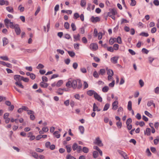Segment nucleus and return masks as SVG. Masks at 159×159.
<instances>
[{
  "label": "nucleus",
  "mask_w": 159,
  "mask_h": 159,
  "mask_svg": "<svg viewBox=\"0 0 159 159\" xmlns=\"http://www.w3.org/2000/svg\"><path fill=\"white\" fill-rule=\"evenodd\" d=\"M78 145L76 143H74L73 144L72 147V148L73 150L74 151H75L76 149L77 150V148L78 147Z\"/></svg>",
  "instance_id": "37998d69"
},
{
  "label": "nucleus",
  "mask_w": 159,
  "mask_h": 159,
  "mask_svg": "<svg viewBox=\"0 0 159 159\" xmlns=\"http://www.w3.org/2000/svg\"><path fill=\"white\" fill-rule=\"evenodd\" d=\"M78 81V79H77L73 80L71 82V86L73 89H75L77 87Z\"/></svg>",
  "instance_id": "1a4fd4ad"
},
{
  "label": "nucleus",
  "mask_w": 159,
  "mask_h": 159,
  "mask_svg": "<svg viewBox=\"0 0 159 159\" xmlns=\"http://www.w3.org/2000/svg\"><path fill=\"white\" fill-rule=\"evenodd\" d=\"M4 22L6 26L8 28L10 27L12 29H14L16 26V24H13V22H11L8 19H5Z\"/></svg>",
  "instance_id": "f257e3e1"
},
{
  "label": "nucleus",
  "mask_w": 159,
  "mask_h": 159,
  "mask_svg": "<svg viewBox=\"0 0 159 159\" xmlns=\"http://www.w3.org/2000/svg\"><path fill=\"white\" fill-rule=\"evenodd\" d=\"M139 83L141 87H142L144 86V83L142 80H140Z\"/></svg>",
  "instance_id": "0e129e2a"
},
{
  "label": "nucleus",
  "mask_w": 159,
  "mask_h": 159,
  "mask_svg": "<svg viewBox=\"0 0 159 159\" xmlns=\"http://www.w3.org/2000/svg\"><path fill=\"white\" fill-rule=\"evenodd\" d=\"M127 108L129 111L132 110V102L131 101H129L128 102Z\"/></svg>",
  "instance_id": "aec40b11"
},
{
  "label": "nucleus",
  "mask_w": 159,
  "mask_h": 159,
  "mask_svg": "<svg viewBox=\"0 0 159 159\" xmlns=\"http://www.w3.org/2000/svg\"><path fill=\"white\" fill-rule=\"evenodd\" d=\"M117 152L120 155L123 157L124 159H128V158L127 155L125 152L120 150H118Z\"/></svg>",
  "instance_id": "7ed1b4c3"
},
{
  "label": "nucleus",
  "mask_w": 159,
  "mask_h": 159,
  "mask_svg": "<svg viewBox=\"0 0 159 159\" xmlns=\"http://www.w3.org/2000/svg\"><path fill=\"white\" fill-rule=\"evenodd\" d=\"M3 46H4L7 45L9 43L8 39L6 37L2 38Z\"/></svg>",
  "instance_id": "9b49d317"
},
{
  "label": "nucleus",
  "mask_w": 159,
  "mask_h": 159,
  "mask_svg": "<svg viewBox=\"0 0 159 159\" xmlns=\"http://www.w3.org/2000/svg\"><path fill=\"white\" fill-rule=\"evenodd\" d=\"M40 10V7L39 6L38 7L37 10H36V11H35V13H34L35 16H36L37 15V14L39 12Z\"/></svg>",
  "instance_id": "052dcab7"
},
{
  "label": "nucleus",
  "mask_w": 159,
  "mask_h": 159,
  "mask_svg": "<svg viewBox=\"0 0 159 159\" xmlns=\"http://www.w3.org/2000/svg\"><path fill=\"white\" fill-rule=\"evenodd\" d=\"M9 2L7 0H0V5H4L6 6H8L9 5Z\"/></svg>",
  "instance_id": "ddd939ff"
},
{
  "label": "nucleus",
  "mask_w": 159,
  "mask_h": 159,
  "mask_svg": "<svg viewBox=\"0 0 159 159\" xmlns=\"http://www.w3.org/2000/svg\"><path fill=\"white\" fill-rule=\"evenodd\" d=\"M154 92L156 94H159V87H157L155 89Z\"/></svg>",
  "instance_id": "774afa93"
},
{
  "label": "nucleus",
  "mask_w": 159,
  "mask_h": 159,
  "mask_svg": "<svg viewBox=\"0 0 159 159\" xmlns=\"http://www.w3.org/2000/svg\"><path fill=\"white\" fill-rule=\"evenodd\" d=\"M32 156L34 158L38 159L39 158V156L36 152H32Z\"/></svg>",
  "instance_id": "c9c22d12"
},
{
  "label": "nucleus",
  "mask_w": 159,
  "mask_h": 159,
  "mask_svg": "<svg viewBox=\"0 0 159 159\" xmlns=\"http://www.w3.org/2000/svg\"><path fill=\"white\" fill-rule=\"evenodd\" d=\"M153 3L156 6H157L159 5V1L158 0H154Z\"/></svg>",
  "instance_id": "09e8293b"
},
{
  "label": "nucleus",
  "mask_w": 159,
  "mask_h": 159,
  "mask_svg": "<svg viewBox=\"0 0 159 159\" xmlns=\"http://www.w3.org/2000/svg\"><path fill=\"white\" fill-rule=\"evenodd\" d=\"M66 86L68 88H71L72 87L71 82L70 81H68L66 84Z\"/></svg>",
  "instance_id": "603ef678"
},
{
  "label": "nucleus",
  "mask_w": 159,
  "mask_h": 159,
  "mask_svg": "<svg viewBox=\"0 0 159 159\" xmlns=\"http://www.w3.org/2000/svg\"><path fill=\"white\" fill-rule=\"evenodd\" d=\"M94 143L97 145L99 147H102L103 146V144L102 143V141L100 140V138L98 137H97L95 140V141L94 142Z\"/></svg>",
  "instance_id": "f03ea898"
},
{
  "label": "nucleus",
  "mask_w": 159,
  "mask_h": 159,
  "mask_svg": "<svg viewBox=\"0 0 159 159\" xmlns=\"http://www.w3.org/2000/svg\"><path fill=\"white\" fill-rule=\"evenodd\" d=\"M90 20L92 22L94 23L99 21L100 18L98 17H95L94 16H92L90 18Z\"/></svg>",
  "instance_id": "20e7f679"
},
{
  "label": "nucleus",
  "mask_w": 159,
  "mask_h": 159,
  "mask_svg": "<svg viewBox=\"0 0 159 159\" xmlns=\"http://www.w3.org/2000/svg\"><path fill=\"white\" fill-rule=\"evenodd\" d=\"M80 71H81L84 73H85L87 72V70L84 67H82L80 68Z\"/></svg>",
  "instance_id": "5fc2aeb1"
},
{
  "label": "nucleus",
  "mask_w": 159,
  "mask_h": 159,
  "mask_svg": "<svg viewBox=\"0 0 159 159\" xmlns=\"http://www.w3.org/2000/svg\"><path fill=\"white\" fill-rule=\"evenodd\" d=\"M119 45L117 44H115L113 45V48L114 50H117L119 49Z\"/></svg>",
  "instance_id": "a18cd8bd"
},
{
  "label": "nucleus",
  "mask_w": 159,
  "mask_h": 159,
  "mask_svg": "<svg viewBox=\"0 0 159 159\" xmlns=\"http://www.w3.org/2000/svg\"><path fill=\"white\" fill-rule=\"evenodd\" d=\"M69 24L68 22H65L64 23V27L65 29H68L69 28Z\"/></svg>",
  "instance_id": "8fccbe9b"
},
{
  "label": "nucleus",
  "mask_w": 159,
  "mask_h": 159,
  "mask_svg": "<svg viewBox=\"0 0 159 159\" xmlns=\"http://www.w3.org/2000/svg\"><path fill=\"white\" fill-rule=\"evenodd\" d=\"M66 149L68 153H69L71 152V148L70 146L69 145H66Z\"/></svg>",
  "instance_id": "58836bf2"
},
{
  "label": "nucleus",
  "mask_w": 159,
  "mask_h": 159,
  "mask_svg": "<svg viewBox=\"0 0 159 159\" xmlns=\"http://www.w3.org/2000/svg\"><path fill=\"white\" fill-rule=\"evenodd\" d=\"M80 35L78 34L77 35H75L74 36V38L76 40H79Z\"/></svg>",
  "instance_id": "49530a36"
},
{
  "label": "nucleus",
  "mask_w": 159,
  "mask_h": 159,
  "mask_svg": "<svg viewBox=\"0 0 159 159\" xmlns=\"http://www.w3.org/2000/svg\"><path fill=\"white\" fill-rule=\"evenodd\" d=\"M74 47L75 49H79V44L78 43H75L74 45Z\"/></svg>",
  "instance_id": "69168bd1"
},
{
  "label": "nucleus",
  "mask_w": 159,
  "mask_h": 159,
  "mask_svg": "<svg viewBox=\"0 0 159 159\" xmlns=\"http://www.w3.org/2000/svg\"><path fill=\"white\" fill-rule=\"evenodd\" d=\"M78 83L77 84V88L78 89H80L81 88L82 86V84L81 83V80L79 79H78Z\"/></svg>",
  "instance_id": "412c9836"
},
{
  "label": "nucleus",
  "mask_w": 159,
  "mask_h": 159,
  "mask_svg": "<svg viewBox=\"0 0 159 159\" xmlns=\"http://www.w3.org/2000/svg\"><path fill=\"white\" fill-rule=\"evenodd\" d=\"M79 129L81 134H83L84 133V127L83 126H80L79 127Z\"/></svg>",
  "instance_id": "4be33fe9"
},
{
  "label": "nucleus",
  "mask_w": 159,
  "mask_h": 159,
  "mask_svg": "<svg viewBox=\"0 0 159 159\" xmlns=\"http://www.w3.org/2000/svg\"><path fill=\"white\" fill-rule=\"evenodd\" d=\"M83 151L85 153H87L89 151V149L88 148L86 147H83Z\"/></svg>",
  "instance_id": "4c0bfd02"
},
{
  "label": "nucleus",
  "mask_w": 159,
  "mask_h": 159,
  "mask_svg": "<svg viewBox=\"0 0 159 159\" xmlns=\"http://www.w3.org/2000/svg\"><path fill=\"white\" fill-rule=\"evenodd\" d=\"M96 93V92H95L94 90H88L87 92V94L90 96H92L93 95L94 96Z\"/></svg>",
  "instance_id": "f8f14e48"
},
{
  "label": "nucleus",
  "mask_w": 159,
  "mask_h": 159,
  "mask_svg": "<svg viewBox=\"0 0 159 159\" xmlns=\"http://www.w3.org/2000/svg\"><path fill=\"white\" fill-rule=\"evenodd\" d=\"M57 138H59L60 137V135L58 134V132L57 131H55L53 134Z\"/></svg>",
  "instance_id": "7c9ffc66"
},
{
  "label": "nucleus",
  "mask_w": 159,
  "mask_h": 159,
  "mask_svg": "<svg viewBox=\"0 0 159 159\" xmlns=\"http://www.w3.org/2000/svg\"><path fill=\"white\" fill-rule=\"evenodd\" d=\"M94 97L95 99L100 102H102V98L97 93L95 94Z\"/></svg>",
  "instance_id": "6e6552de"
},
{
  "label": "nucleus",
  "mask_w": 159,
  "mask_h": 159,
  "mask_svg": "<svg viewBox=\"0 0 159 159\" xmlns=\"http://www.w3.org/2000/svg\"><path fill=\"white\" fill-rule=\"evenodd\" d=\"M80 17L79 14L77 13H75L74 15V19H76Z\"/></svg>",
  "instance_id": "4d7b16f0"
},
{
  "label": "nucleus",
  "mask_w": 159,
  "mask_h": 159,
  "mask_svg": "<svg viewBox=\"0 0 159 159\" xmlns=\"http://www.w3.org/2000/svg\"><path fill=\"white\" fill-rule=\"evenodd\" d=\"M93 76L97 78H98L99 77L98 74L96 71H95L93 74Z\"/></svg>",
  "instance_id": "6e6d98bb"
},
{
  "label": "nucleus",
  "mask_w": 159,
  "mask_h": 159,
  "mask_svg": "<svg viewBox=\"0 0 159 159\" xmlns=\"http://www.w3.org/2000/svg\"><path fill=\"white\" fill-rule=\"evenodd\" d=\"M101 111V109L98 108L95 103H94L93 104V111Z\"/></svg>",
  "instance_id": "dca6fc26"
},
{
  "label": "nucleus",
  "mask_w": 159,
  "mask_h": 159,
  "mask_svg": "<svg viewBox=\"0 0 159 159\" xmlns=\"http://www.w3.org/2000/svg\"><path fill=\"white\" fill-rule=\"evenodd\" d=\"M63 84V81L62 80H59L57 84H56V86L57 87H60Z\"/></svg>",
  "instance_id": "473e14b6"
},
{
  "label": "nucleus",
  "mask_w": 159,
  "mask_h": 159,
  "mask_svg": "<svg viewBox=\"0 0 159 159\" xmlns=\"http://www.w3.org/2000/svg\"><path fill=\"white\" fill-rule=\"evenodd\" d=\"M116 125L119 128H120L121 127L122 124L121 122L120 121H119L116 123Z\"/></svg>",
  "instance_id": "bf43d9fd"
},
{
  "label": "nucleus",
  "mask_w": 159,
  "mask_h": 159,
  "mask_svg": "<svg viewBox=\"0 0 159 159\" xmlns=\"http://www.w3.org/2000/svg\"><path fill=\"white\" fill-rule=\"evenodd\" d=\"M14 79L16 82H20L22 80V79L23 78V77L19 75H15L14 76Z\"/></svg>",
  "instance_id": "39448f33"
},
{
  "label": "nucleus",
  "mask_w": 159,
  "mask_h": 159,
  "mask_svg": "<svg viewBox=\"0 0 159 159\" xmlns=\"http://www.w3.org/2000/svg\"><path fill=\"white\" fill-rule=\"evenodd\" d=\"M63 90L64 89H58L57 92V93L59 95H62V94H63Z\"/></svg>",
  "instance_id": "5701e85b"
},
{
  "label": "nucleus",
  "mask_w": 159,
  "mask_h": 159,
  "mask_svg": "<svg viewBox=\"0 0 159 159\" xmlns=\"http://www.w3.org/2000/svg\"><path fill=\"white\" fill-rule=\"evenodd\" d=\"M0 58L2 60L4 61H8L9 60V59L7 56H1L0 57Z\"/></svg>",
  "instance_id": "c03bdc74"
},
{
  "label": "nucleus",
  "mask_w": 159,
  "mask_h": 159,
  "mask_svg": "<svg viewBox=\"0 0 159 159\" xmlns=\"http://www.w3.org/2000/svg\"><path fill=\"white\" fill-rule=\"evenodd\" d=\"M71 26L72 30L73 31H75L76 30V28L75 24L74 23H72Z\"/></svg>",
  "instance_id": "e433bc0d"
},
{
  "label": "nucleus",
  "mask_w": 159,
  "mask_h": 159,
  "mask_svg": "<svg viewBox=\"0 0 159 159\" xmlns=\"http://www.w3.org/2000/svg\"><path fill=\"white\" fill-rule=\"evenodd\" d=\"M57 51L59 53H60L61 55H63L64 53V52L63 50H61L60 49H57Z\"/></svg>",
  "instance_id": "338daca9"
},
{
  "label": "nucleus",
  "mask_w": 159,
  "mask_h": 159,
  "mask_svg": "<svg viewBox=\"0 0 159 159\" xmlns=\"http://www.w3.org/2000/svg\"><path fill=\"white\" fill-rule=\"evenodd\" d=\"M44 67V66L41 64H39L37 66L36 68L37 69H39L40 68L42 69Z\"/></svg>",
  "instance_id": "13d9d810"
},
{
  "label": "nucleus",
  "mask_w": 159,
  "mask_h": 159,
  "mask_svg": "<svg viewBox=\"0 0 159 159\" xmlns=\"http://www.w3.org/2000/svg\"><path fill=\"white\" fill-rule=\"evenodd\" d=\"M86 5V0H81L80 5L82 7H84Z\"/></svg>",
  "instance_id": "ea45409f"
},
{
  "label": "nucleus",
  "mask_w": 159,
  "mask_h": 159,
  "mask_svg": "<svg viewBox=\"0 0 159 159\" xmlns=\"http://www.w3.org/2000/svg\"><path fill=\"white\" fill-rule=\"evenodd\" d=\"M110 12H109L112 14L114 16L117 14V11L116 9L115 8L110 9H109Z\"/></svg>",
  "instance_id": "2eb2a0df"
},
{
  "label": "nucleus",
  "mask_w": 159,
  "mask_h": 159,
  "mask_svg": "<svg viewBox=\"0 0 159 159\" xmlns=\"http://www.w3.org/2000/svg\"><path fill=\"white\" fill-rule=\"evenodd\" d=\"M109 89L108 86H105L102 88V91L104 93H106L108 91Z\"/></svg>",
  "instance_id": "c85d7f7f"
},
{
  "label": "nucleus",
  "mask_w": 159,
  "mask_h": 159,
  "mask_svg": "<svg viewBox=\"0 0 159 159\" xmlns=\"http://www.w3.org/2000/svg\"><path fill=\"white\" fill-rule=\"evenodd\" d=\"M131 2L130 3V5L133 7L135 6L136 4V2L135 0H130Z\"/></svg>",
  "instance_id": "72a5a7b5"
},
{
  "label": "nucleus",
  "mask_w": 159,
  "mask_h": 159,
  "mask_svg": "<svg viewBox=\"0 0 159 159\" xmlns=\"http://www.w3.org/2000/svg\"><path fill=\"white\" fill-rule=\"evenodd\" d=\"M40 85L42 87L44 88H47L48 86V84L47 83L43 82H41L40 83Z\"/></svg>",
  "instance_id": "f3484780"
},
{
  "label": "nucleus",
  "mask_w": 159,
  "mask_h": 159,
  "mask_svg": "<svg viewBox=\"0 0 159 159\" xmlns=\"http://www.w3.org/2000/svg\"><path fill=\"white\" fill-rule=\"evenodd\" d=\"M118 102L117 101H115L113 102L112 104V109L114 110H116L118 108Z\"/></svg>",
  "instance_id": "0eeeda50"
},
{
  "label": "nucleus",
  "mask_w": 159,
  "mask_h": 159,
  "mask_svg": "<svg viewBox=\"0 0 159 159\" xmlns=\"http://www.w3.org/2000/svg\"><path fill=\"white\" fill-rule=\"evenodd\" d=\"M116 42L119 44H121L122 43L121 38L120 37L118 36L116 39Z\"/></svg>",
  "instance_id": "3c124183"
},
{
  "label": "nucleus",
  "mask_w": 159,
  "mask_h": 159,
  "mask_svg": "<svg viewBox=\"0 0 159 159\" xmlns=\"http://www.w3.org/2000/svg\"><path fill=\"white\" fill-rule=\"evenodd\" d=\"M110 104L109 103H106L103 108V111H106L107 110L109 107Z\"/></svg>",
  "instance_id": "cd10ccee"
},
{
  "label": "nucleus",
  "mask_w": 159,
  "mask_h": 159,
  "mask_svg": "<svg viewBox=\"0 0 159 159\" xmlns=\"http://www.w3.org/2000/svg\"><path fill=\"white\" fill-rule=\"evenodd\" d=\"M145 115L150 117V118H152V115L148 111H145Z\"/></svg>",
  "instance_id": "864d4df0"
},
{
  "label": "nucleus",
  "mask_w": 159,
  "mask_h": 159,
  "mask_svg": "<svg viewBox=\"0 0 159 159\" xmlns=\"http://www.w3.org/2000/svg\"><path fill=\"white\" fill-rule=\"evenodd\" d=\"M90 48L91 49L93 50H96L98 48V45L96 43H92L90 45Z\"/></svg>",
  "instance_id": "9d476101"
},
{
  "label": "nucleus",
  "mask_w": 159,
  "mask_h": 159,
  "mask_svg": "<svg viewBox=\"0 0 159 159\" xmlns=\"http://www.w3.org/2000/svg\"><path fill=\"white\" fill-rule=\"evenodd\" d=\"M61 12L63 13H68L70 14H71L72 13V11L71 10L65 11V10H63L61 11Z\"/></svg>",
  "instance_id": "c756f323"
},
{
  "label": "nucleus",
  "mask_w": 159,
  "mask_h": 159,
  "mask_svg": "<svg viewBox=\"0 0 159 159\" xmlns=\"http://www.w3.org/2000/svg\"><path fill=\"white\" fill-rule=\"evenodd\" d=\"M18 9L21 12H22L24 11L25 8L24 7H22L21 5H20L19 6Z\"/></svg>",
  "instance_id": "79ce46f5"
},
{
  "label": "nucleus",
  "mask_w": 159,
  "mask_h": 159,
  "mask_svg": "<svg viewBox=\"0 0 159 159\" xmlns=\"http://www.w3.org/2000/svg\"><path fill=\"white\" fill-rule=\"evenodd\" d=\"M105 70L104 69H101L98 72L99 75H104L105 73Z\"/></svg>",
  "instance_id": "bb28decb"
},
{
  "label": "nucleus",
  "mask_w": 159,
  "mask_h": 159,
  "mask_svg": "<svg viewBox=\"0 0 159 159\" xmlns=\"http://www.w3.org/2000/svg\"><path fill=\"white\" fill-rule=\"evenodd\" d=\"M107 74L108 75H113L114 73L113 71L111 69L107 70Z\"/></svg>",
  "instance_id": "b1692460"
},
{
  "label": "nucleus",
  "mask_w": 159,
  "mask_h": 159,
  "mask_svg": "<svg viewBox=\"0 0 159 159\" xmlns=\"http://www.w3.org/2000/svg\"><path fill=\"white\" fill-rule=\"evenodd\" d=\"M66 159H76V158L71 155L69 154L66 156Z\"/></svg>",
  "instance_id": "de8ad7c7"
},
{
  "label": "nucleus",
  "mask_w": 159,
  "mask_h": 159,
  "mask_svg": "<svg viewBox=\"0 0 159 159\" xmlns=\"http://www.w3.org/2000/svg\"><path fill=\"white\" fill-rule=\"evenodd\" d=\"M6 9L9 12L13 13L14 12V10L12 7H6Z\"/></svg>",
  "instance_id": "a211bd4d"
},
{
  "label": "nucleus",
  "mask_w": 159,
  "mask_h": 159,
  "mask_svg": "<svg viewBox=\"0 0 159 159\" xmlns=\"http://www.w3.org/2000/svg\"><path fill=\"white\" fill-rule=\"evenodd\" d=\"M14 29H15V31L17 35H19L20 34L21 30L18 25L16 24V26Z\"/></svg>",
  "instance_id": "423d86ee"
},
{
  "label": "nucleus",
  "mask_w": 159,
  "mask_h": 159,
  "mask_svg": "<svg viewBox=\"0 0 159 159\" xmlns=\"http://www.w3.org/2000/svg\"><path fill=\"white\" fill-rule=\"evenodd\" d=\"M98 154L97 151H94L93 152V156L94 158H96L98 156Z\"/></svg>",
  "instance_id": "2f4dec72"
},
{
  "label": "nucleus",
  "mask_w": 159,
  "mask_h": 159,
  "mask_svg": "<svg viewBox=\"0 0 159 159\" xmlns=\"http://www.w3.org/2000/svg\"><path fill=\"white\" fill-rule=\"evenodd\" d=\"M145 134H146L148 136H149L151 134V130L149 128H147L146 129V131L144 132Z\"/></svg>",
  "instance_id": "6ab92c4d"
},
{
  "label": "nucleus",
  "mask_w": 159,
  "mask_h": 159,
  "mask_svg": "<svg viewBox=\"0 0 159 159\" xmlns=\"http://www.w3.org/2000/svg\"><path fill=\"white\" fill-rule=\"evenodd\" d=\"M139 35L140 36L147 37L149 36V34L148 33H145L144 32H142L139 34Z\"/></svg>",
  "instance_id": "f704fd0d"
},
{
  "label": "nucleus",
  "mask_w": 159,
  "mask_h": 159,
  "mask_svg": "<svg viewBox=\"0 0 159 159\" xmlns=\"http://www.w3.org/2000/svg\"><path fill=\"white\" fill-rule=\"evenodd\" d=\"M26 52H27L28 53H32L35 52L36 51V49H26L25 50Z\"/></svg>",
  "instance_id": "a19ab883"
},
{
  "label": "nucleus",
  "mask_w": 159,
  "mask_h": 159,
  "mask_svg": "<svg viewBox=\"0 0 159 159\" xmlns=\"http://www.w3.org/2000/svg\"><path fill=\"white\" fill-rule=\"evenodd\" d=\"M119 57H114L111 58V61L114 64H116L117 62Z\"/></svg>",
  "instance_id": "4468645a"
},
{
  "label": "nucleus",
  "mask_w": 159,
  "mask_h": 159,
  "mask_svg": "<svg viewBox=\"0 0 159 159\" xmlns=\"http://www.w3.org/2000/svg\"><path fill=\"white\" fill-rule=\"evenodd\" d=\"M42 80L43 82H47L48 81V79L46 76H44L42 77Z\"/></svg>",
  "instance_id": "e2e57ef3"
},
{
  "label": "nucleus",
  "mask_w": 159,
  "mask_h": 159,
  "mask_svg": "<svg viewBox=\"0 0 159 159\" xmlns=\"http://www.w3.org/2000/svg\"><path fill=\"white\" fill-rule=\"evenodd\" d=\"M69 55L71 57H74L75 55V53L73 51H68L67 52Z\"/></svg>",
  "instance_id": "a878e982"
},
{
  "label": "nucleus",
  "mask_w": 159,
  "mask_h": 159,
  "mask_svg": "<svg viewBox=\"0 0 159 159\" xmlns=\"http://www.w3.org/2000/svg\"><path fill=\"white\" fill-rule=\"evenodd\" d=\"M73 67L75 69H76L77 68L78 66V63L77 62H74L73 64Z\"/></svg>",
  "instance_id": "680f3d73"
},
{
  "label": "nucleus",
  "mask_w": 159,
  "mask_h": 159,
  "mask_svg": "<svg viewBox=\"0 0 159 159\" xmlns=\"http://www.w3.org/2000/svg\"><path fill=\"white\" fill-rule=\"evenodd\" d=\"M15 84L19 87L21 88L22 89H23L24 88V86L20 82H15Z\"/></svg>",
  "instance_id": "393cba45"
}]
</instances>
